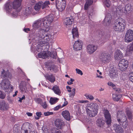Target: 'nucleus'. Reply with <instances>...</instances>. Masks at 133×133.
<instances>
[{
    "label": "nucleus",
    "instance_id": "obj_50",
    "mask_svg": "<svg viewBox=\"0 0 133 133\" xmlns=\"http://www.w3.org/2000/svg\"><path fill=\"white\" fill-rule=\"evenodd\" d=\"M127 114L128 118L130 119H131L132 116V114L131 112L129 111H128L127 112Z\"/></svg>",
    "mask_w": 133,
    "mask_h": 133
},
{
    "label": "nucleus",
    "instance_id": "obj_37",
    "mask_svg": "<svg viewBox=\"0 0 133 133\" xmlns=\"http://www.w3.org/2000/svg\"><path fill=\"white\" fill-rule=\"evenodd\" d=\"M122 96L120 95L116 94H113L112 98L115 101H117Z\"/></svg>",
    "mask_w": 133,
    "mask_h": 133
},
{
    "label": "nucleus",
    "instance_id": "obj_48",
    "mask_svg": "<svg viewBox=\"0 0 133 133\" xmlns=\"http://www.w3.org/2000/svg\"><path fill=\"white\" fill-rule=\"evenodd\" d=\"M118 25H119L121 27V28H122V31H123V30L124 29L125 27V22H122L120 24H118Z\"/></svg>",
    "mask_w": 133,
    "mask_h": 133
},
{
    "label": "nucleus",
    "instance_id": "obj_43",
    "mask_svg": "<svg viewBox=\"0 0 133 133\" xmlns=\"http://www.w3.org/2000/svg\"><path fill=\"white\" fill-rule=\"evenodd\" d=\"M76 90L75 88H73L72 90V92L69 94V96L70 97H73L75 94Z\"/></svg>",
    "mask_w": 133,
    "mask_h": 133
},
{
    "label": "nucleus",
    "instance_id": "obj_32",
    "mask_svg": "<svg viewBox=\"0 0 133 133\" xmlns=\"http://www.w3.org/2000/svg\"><path fill=\"white\" fill-rule=\"evenodd\" d=\"M53 19L54 17L52 15L50 14L45 17L44 19L45 20V21H47L46 20H47L48 21H49L51 23L52 22Z\"/></svg>",
    "mask_w": 133,
    "mask_h": 133
},
{
    "label": "nucleus",
    "instance_id": "obj_25",
    "mask_svg": "<svg viewBox=\"0 0 133 133\" xmlns=\"http://www.w3.org/2000/svg\"><path fill=\"white\" fill-rule=\"evenodd\" d=\"M124 39L126 42H131L133 40V34H126Z\"/></svg>",
    "mask_w": 133,
    "mask_h": 133
},
{
    "label": "nucleus",
    "instance_id": "obj_35",
    "mask_svg": "<svg viewBox=\"0 0 133 133\" xmlns=\"http://www.w3.org/2000/svg\"><path fill=\"white\" fill-rule=\"evenodd\" d=\"M32 8L30 7H28L26 8L25 11H23V14L27 15L31 13Z\"/></svg>",
    "mask_w": 133,
    "mask_h": 133
},
{
    "label": "nucleus",
    "instance_id": "obj_27",
    "mask_svg": "<svg viewBox=\"0 0 133 133\" xmlns=\"http://www.w3.org/2000/svg\"><path fill=\"white\" fill-rule=\"evenodd\" d=\"M7 105L4 101H0V110H5L7 109Z\"/></svg>",
    "mask_w": 133,
    "mask_h": 133
},
{
    "label": "nucleus",
    "instance_id": "obj_14",
    "mask_svg": "<svg viewBox=\"0 0 133 133\" xmlns=\"http://www.w3.org/2000/svg\"><path fill=\"white\" fill-rule=\"evenodd\" d=\"M104 114L106 122L108 125H110L111 123V115L107 110H105L104 112Z\"/></svg>",
    "mask_w": 133,
    "mask_h": 133
},
{
    "label": "nucleus",
    "instance_id": "obj_33",
    "mask_svg": "<svg viewBox=\"0 0 133 133\" xmlns=\"http://www.w3.org/2000/svg\"><path fill=\"white\" fill-rule=\"evenodd\" d=\"M59 99L56 97H51L50 100V103L51 104H54L57 102Z\"/></svg>",
    "mask_w": 133,
    "mask_h": 133
},
{
    "label": "nucleus",
    "instance_id": "obj_20",
    "mask_svg": "<svg viewBox=\"0 0 133 133\" xmlns=\"http://www.w3.org/2000/svg\"><path fill=\"white\" fill-rule=\"evenodd\" d=\"M86 111L87 115L90 117H94L97 114V111L95 110H92L90 108H87Z\"/></svg>",
    "mask_w": 133,
    "mask_h": 133
},
{
    "label": "nucleus",
    "instance_id": "obj_13",
    "mask_svg": "<svg viewBox=\"0 0 133 133\" xmlns=\"http://www.w3.org/2000/svg\"><path fill=\"white\" fill-rule=\"evenodd\" d=\"M82 42L81 41L78 40L75 42L73 45L74 50L77 51L82 49Z\"/></svg>",
    "mask_w": 133,
    "mask_h": 133
},
{
    "label": "nucleus",
    "instance_id": "obj_3",
    "mask_svg": "<svg viewBox=\"0 0 133 133\" xmlns=\"http://www.w3.org/2000/svg\"><path fill=\"white\" fill-rule=\"evenodd\" d=\"M11 2H8L5 4L4 9L7 13L11 14L12 16L16 17L18 15L19 11L13 8Z\"/></svg>",
    "mask_w": 133,
    "mask_h": 133
},
{
    "label": "nucleus",
    "instance_id": "obj_19",
    "mask_svg": "<svg viewBox=\"0 0 133 133\" xmlns=\"http://www.w3.org/2000/svg\"><path fill=\"white\" fill-rule=\"evenodd\" d=\"M26 82L24 81H22L19 85V88L22 93L27 92L28 91L25 87Z\"/></svg>",
    "mask_w": 133,
    "mask_h": 133
},
{
    "label": "nucleus",
    "instance_id": "obj_39",
    "mask_svg": "<svg viewBox=\"0 0 133 133\" xmlns=\"http://www.w3.org/2000/svg\"><path fill=\"white\" fill-rule=\"evenodd\" d=\"M84 96L87 99H89L91 101L93 100L94 99L93 96L90 94H86L84 95Z\"/></svg>",
    "mask_w": 133,
    "mask_h": 133
},
{
    "label": "nucleus",
    "instance_id": "obj_57",
    "mask_svg": "<svg viewBox=\"0 0 133 133\" xmlns=\"http://www.w3.org/2000/svg\"><path fill=\"white\" fill-rule=\"evenodd\" d=\"M53 113L52 112H44V114L45 116H48L50 115L53 114Z\"/></svg>",
    "mask_w": 133,
    "mask_h": 133
},
{
    "label": "nucleus",
    "instance_id": "obj_46",
    "mask_svg": "<svg viewBox=\"0 0 133 133\" xmlns=\"http://www.w3.org/2000/svg\"><path fill=\"white\" fill-rule=\"evenodd\" d=\"M51 133H62L58 130L56 128H53L51 131Z\"/></svg>",
    "mask_w": 133,
    "mask_h": 133
},
{
    "label": "nucleus",
    "instance_id": "obj_63",
    "mask_svg": "<svg viewBox=\"0 0 133 133\" xmlns=\"http://www.w3.org/2000/svg\"><path fill=\"white\" fill-rule=\"evenodd\" d=\"M66 88L67 89V91L69 92H71V88L70 86H66Z\"/></svg>",
    "mask_w": 133,
    "mask_h": 133
},
{
    "label": "nucleus",
    "instance_id": "obj_59",
    "mask_svg": "<svg viewBox=\"0 0 133 133\" xmlns=\"http://www.w3.org/2000/svg\"><path fill=\"white\" fill-rule=\"evenodd\" d=\"M72 35L74 39L77 38L79 37L78 34H72Z\"/></svg>",
    "mask_w": 133,
    "mask_h": 133
},
{
    "label": "nucleus",
    "instance_id": "obj_53",
    "mask_svg": "<svg viewBox=\"0 0 133 133\" xmlns=\"http://www.w3.org/2000/svg\"><path fill=\"white\" fill-rule=\"evenodd\" d=\"M54 59H56L57 58V53L55 51H53L52 52V55H51V56Z\"/></svg>",
    "mask_w": 133,
    "mask_h": 133
},
{
    "label": "nucleus",
    "instance_id": "obj_36",
    "mask_svg": "<svg viewBox=\"0 0 133 133\" xmlns=\"http://www.w3.org/2000/svg\"><path fill=\"white\" fill-rule=\"evenodd\" d=\"M114 29L115 31H122V28L121 26L118 24H116V23H115V25L114 26Z\"/></svg>",
    "mask_w": 133,
    "mask_h": 133
},
{
    "label": "nucleus",
    "instance_id": "obj_47",
    "mask_svg": "<svg viewBox=\"0 0 133 133\" xmlns=\"http://www.w3.org/2000/svg\"><path fill=\"white\" fill-rule=\"evenodd\" d=\"M41 105L44 109L47 108L48 107V105L47 104L46 102H42Z\"/></svg>",
    "mask_w": 133,
    "mask_h": 133
},
{
    "label": "nucleus",
    "instance_id": "obj_28",
    "mask_svg": "<svg viewBox=\"0 0 133 133\" xmlns=\"http://www.w3.org/2000/svg\"><path fill=\"white\" fill-rule=\"evenodd\" d=\"M44 76L46 79L52 83L54 82L55 81V77L53 75L46 74L44 75Z\"/></svg>",
    "mask_w": 133,
    "mask_h": 133
},
{
    "label": "nucleus",
    "instance_id": "obj_51",
    "mask_svg": "<svg viewBox=\"0 0 133 133\" xmlns=\"http://www.w3.org/2000/svg\"><path fill=\"white\" fill-rule=\"evenodd\" d=\"M128 51L129 52L131 53L133 51V42L131 43V45L130 46Z\"/></svg>",
    "mask_w": 133,
    "mask_h": 133
},
{
    "label": "nucleus",
    "instance_id": "obj_6",
    "mask_svg": "<svg viewBox=\"0 0 133 133\" xmlns=\"http://www.w3.org/2000/svg\"><path fill=\"white\" fill-rule=\"evenodd\" d=\"M110 55L105 51L102 52L99 56L100 61L103 63H105L109 62L110 61Z\"/></svg>",
    "mask_w": 133,
    "mask_h": 133
},
{
    "label": "nucleus",
    "instance_id": "obj_55",
    "mask_svg": "<svg viewBox=\"0 0 133 133\" xmlns=\"http://www.w3.org/2000/svg\"><path fill=\"white\" fill-rule=\"evenodd\" d=\"M76 73L78 74H80L81 75H83V73L80 70L77 68L76 69Z\"/></svg>",
    "mask_w": 133,
    "mask_h": 133
},
{
    "label": "nucleus",
    "instance_id": "obj_4",
    "mask_svg": "<svg viewBox=\"0 0 133 133\" xmlns=\"http://www.w3.org/2000/svg\"><path fill=\"white\" fill-rule=\"evenodd\" d=\"M32 125L29 123L25 122L23 124L21 129V133H28V131L32 133L33 129Z\"/></svg>",
    "mask_w": 133,
    "mask_h": 133
},
{
    "label": "nucleus",
    "instance_id": "obj_49",
    "mask_svg": "<svg viewBox=\"0 0 133 133\" xmlns=\"http://www.w3.org/2000/svg\"><path fill=\"white\" fill-rule=\"evenodd\" d=\"M5 94L0 91V98L2 99L5 98Z\"/></svg>",
    "mask_w": 133,
    "mask_h": 133
},
{
    "label": "nucleus",
    "instance_id": "obj_41",
    "mask_svg": "<svg viewBox=\"0 0 133 133\" xmlns=\"http://www.w3.org/2000/svg\"><path fill=\"white\" fill-rule=\"evenodd\" d=\"M58 67L57 66L54 65H51V66L49 68L50 70L51 71H56L57 70Z\"/></svg>",
    "mask_w": 133,
    "mask_h": 133
},
{
    "label": "nucleus",
    "instance_id": "obj_31",
    "mask_svg": "<svg viewBox=\"0 0 133 133\" xmlns=\"http://www.w3.org/2000/svg\"><path fill=\"white\" fill-rule=\"evenodd\" d=\"M9 74V72L8 71H5L3 69L1 74V77L3 78L5 77L7 78Z\"/></svg>",
    "mask_w": 133,
    "mask_h": 133
},
{
    "label": "nucleus",
    "instance_id": "obj_56",
    "mask_svg": "<svg viewBox=\"0 0 133 133\" xmlns=\"http://www.w3.org/2000/svg\"><path fill=\"white\" fill-rule=\"evenodd\" d=\"M72 33H78L77 28L76 27L74 28L72 30Z\"/></svg>",
    "mask_w": 133,
    "mask_h": 133
},
{
    "label": "nucleus",
    "instance_id": "obj_61",
    "mask_svg": "<svg viewBox=\"0 0 133 133\" xmlns=\"http://www.w3.org/2000/svg\"><path fill=\"white\" fill-rule=\"evenodd\" d=\"M107 84L111 86L113 88H114L115 86V85L111 82H108Z\"/></svg>",
    "mask_w": 133,
    "mask_h": 133
},
{
    "label": "nucleus",
    "instance_id": "obj_7",
    "mask_svg": "<svg viewBox=\"0 0 133 133\" xmlns=\"http://www.w3.org/2000/svg\"><path fill=\"white\" fill-rule=\"evenodd\" d=\"M56 8L60 12L63 11L65 8L66 5L65 0H56Z\"/></svg>",
    "mask_w": 133,
    "mask_h": 133
},
{
    "label": "nucleus",
    "instance_id": "obj_16",
    "mask_svg": "<svg viewBox=\"0 0 133 133\" xmlns=\"http://www.w3.org/2000/svg\"><path fill=\"white\" fill-rule=\"evenodd\" d=\"M55 125L58 128L62 129L65 125L64 122L59 119H56L55 121Z\"/></svg>",
    "mask_w": 133,
    "mask_h": 133
},
{
    "label": "nucleus",
    "instance_id": "obj_29",
    "mask_svg": "<svg viewBox=\"0 0 133 133\" xmlns=\"http://www.w3.org/2000/svg\"><path fill=\"white\" fill-rule=\"evenodd\" d=\"M104 121L101 118H99L96 121L97 125L100 127L103 128L104 127Z\"/></svg>",
    "mask_w": 133,
    "mask_h": 133
},
{
    "label": "nucleus",
    "instance_id": "obj_23",
    "mask_svg": "<svg viewBox=\"0 0 133 133\" xmlns=\"http://www.w3.org/2000/svg\"><path fill=\"white\" fill-rule=\"evenodd\" d=\"M123 54L121 51L118 50H117L114 54V57L116 60H119L123 57Z\"/></svg>",
    "mask_w": 133,
    "mask_h": 133
},
{
    "label": "nucleus",
    "instance_id": "obj_11",
    "mask_svg": "<svg viewBox=\"0 0 133 133\" xmlns=\"http://www.w3.org/2000/svg\"><path fill=\"white\" fill-rule=\"evenodd\" d=\"M110 76L113 79L117 80L118 79V76L117 71L114 68H112L109 71Z\"/></svg>",
    "mask_w": 133,
    "mask_h": 133
},
{
    "label": "nucleus",
    "instance_id": "obj_22",
    "mask_svg": "<svg viewBox=\"0 0 133 133\" xmlns=\"http://www.w3.org/2000/svg\"><path fill=\"white\" fill-rule=\"evenodd\" d=\"M63 117L67 120L69 121L71 118L70 115L69 111L67 110L63 111L62 113Z\"/></svg>",
    "mask_w": 133,
    "mask_h": 133
},
{
    "label": "nucleus",
    "instance_id": "obj_21",
    "mask_svg": "<svg viewBox=\"0 0 133 133\" xmlns=\"http://www.w3.org/2000/svg\"><path fill=\"white\" fill-rule=\"evenodd\" d=\"M22 1V0H14L12 2L14 8L17 10L21 6Z\"/></svg>",
    "mask_w": 133,
    "mask_h": 133
},
{
    "label": "nucleus",
    "instance_id": "obj_1",
    "mask_svg": "<svg viewBox=\"0 0 133 133\" xmlns=\"http://www.w3.org/2000/svg\"><path fill=\"white\" fill-rule=\"evenodd\" d=\"M42 21V19H40L35 22L32 25L33 28L31 30L32 33H46L49 31V27H45L43 28L44 25Z\"/></svg>",
    "mask_w": 133,
    "mask_h": 133
},
{
    "label": "nucleus",
    "instance_id": "obj_18",
    "mask_svg": "<svg viewBox=\"0 0 133 133\" xmlns=\"http://www.w3.org/2000/svg\"><path fill=\"white\" fill-rule=\"evenodd\" d=\"M113 128L116 133H123L124 132L121 126L118 124H114Z\"/></svg>",
    "mask_w": 133,
    "mask_h": 133
},
{
    "label": "nucleus",
    "instance_id": "obj_9",
    "mask_svg": "<svg viewBox=\"0 0 133 133\" xmlns=\"http://www.w3.org/2000/svg\"><path fill=\"white\" fill-rule=\"evenodd\" d=\"M117 119L120 123L125 122L127 120V117L125 116L124 113L122 111H121L118 112L117 115Z\"/></svg>",
    "mask_w": 133,
    "mask_h": 133
},
{
    "label": "nucleus",
    "instance_id": "obj_44",
    "mask_svg": "<svg viewBox=\"0 0 133 133\" xmlns=\"http://www.w3.org/2000/svg\"><path fill=\"white\" fill-rule=\"evenodd\" d=\"M125 9L126 12H128L131 10V6L129 4H127L125 6Z\"/></svg>",
    "mask_w": 133,
    "mask_h": 133
},
{
    "label": "nucleus",
    "instance_id": "obj_38",
    "mask_svg": "<svg viewBox=\"0 0 133 133\" xmlns=\"http://www.w3.org/2000/svg\"><path fill=\"white\" fill-rule=\"evenodd\" d=\"M123 22H125V20L121 17H119L116 20L115 23H116V24L118 25L120 24Z\"/></svg>",
    "mask_w": 133,
    "mask_h": 133
},
{
    "label": "nucleus",
    "instance_id": "obj_58",
    "mask_svg": "<svg viewBox=\"0 0 133 133\" xmlns=\"http://www.w3.org/2000/svg\"><path fill=\"white\" fill-rule=\"evenodd\" d=\"M42 130L43 131V133H49L48 129L45 127H43Z\"/></svg>",
    "mask_w": 133,
    "mask_h": 133
},
{
    "label": "nucleus",
    "instance_id": "obj_45",
    "mask_svg": "<svg viewBox=\"0 0 133 133\" xmlns=\"http://www.w3.org/2000/svg\"><path fill=\"white\" fill-rule=\"evenodd\" d=\"M104 5L107 7H109L110 5L111 2L109 0H105L104 2Z\"/></svg>",
    "mask_w": 133,
    "mask_h": 133
},
{
    "label": "nucleus",
    "instance_id": "obj_64",
    "mask_svg": "<svg viewBox=\"0 0 133 133\" xmlns=\"http://www.w3.org/2000/svg\"><path fill=\"white\" fill-rule=\"evenodd\" d=\"M123 123L122 124V125L124 128H126L127 127L128 125V123L126 122H123Z\"/></svg>",
    "mask_w": 133,
    "mask_h": 133
},
{
    "label": "nucleus",
    "instance_id": "obj_15",
    "mask_svg": "<svg viewBox=\"0 0 133 133\" xmlns=\"http://www.w3.org/2000/svg\"><path fill=\"white\" fill-rule=\"evenodd\" d=\"M87 49L88 52L91 54L97 49V46L93 44H89L88 46Z\"/></svg>",
    "mask_w": 133,
    "mask_h": 133
},
{
    "label": "nucleus",
    "instance_id": "obj_62",
    "mask_svg": "<svg viewBox=\"0 0 133 133\" xmlns=\"http://www.w3.org/2000/svg\"><path fill=\"white\" fill-rule=\"evenodd\" d=\"M61 106L60 105H58L56 106L54 108V110L55 111L57 110L61 107Z\"/></svg>",
    "mask_w": 133,
    "mask_h": 133
},
{
    "label": "nucleus",
    "instance_id": "obj_17",
    "mask_svg": "<svg viewBox=\"0 0 133 133\" xmlns=\"http://www.w3.org/2000/svg\"><path fill=\"white\" fill-rule=\"evenodd\" d=\"M74 19L72 17L66 18L64 20V25L66 26H69L71 25Z\"/></svg>",
    "mask_w": 133,
    "mask_h": 133
},
{
    "label": "nucleus",
    "instance_id": "obj_5",
    "mask_svg": "<svg viewBox=\"0 0 133 133\" xmlns=\"http://www.w3.org/2000/svg\"><path fill=\"white\" fill-rule=\"evenodd\" d=\"M49 4V1H46L44 2L42 1L40 2L35 5L34 6V9L38 11L41 8L42 9H46L47 10L49 7L48 5Z\"/></svg>",
    "mask_w": 133,
    "mask_h": 133
},
{
    "label": "nucleus",
    "instance_id": "obj_10",
    "mask_svg": "<svg viewBox=\"0 0 133 133\" xmlns=\"http://www.w3.org/2000/svg\"><path fill=\"white\" fill-rule=\"evenodd\" d=\"M38 56L40 58L46 59L51 56V52L49 51H41L38 54Z\"/></svg>",
    "mask_w": 133,
    "mask_h": 133
},
{
    "label": "nucleus",
    "instance_id": "obj_60",
    "mask_svg": "<svg viewBox=\"0 0 133 133\" xmlns=\"http://www.w3.org/2000/svg\"><path fill=\"white\" fill-rule=\"evenodd\" d=\"M89 101L88 100H79L78 101V102L79 103H88Z\"/></svg>",
    "mask_w": 133,
    "mask_h": 133
},
{
    "label": "nucleus",
    "instance_id": "obj_54",
    "mask_svg": "<svg viewBox=\"0 0 133 133\" xmlns=\"http://www.w3.org/2000/svg\"><path fill=\"white\" fill-rule=\"evenodd\" d=\"M35 101L37 103L39 104H40L42 102V100L40 98H36L35 99Z\"/></svg>",
    "mask_w": 133,
    "mask_h": 133
},
{
    "label": "nucleus",
    "instance_id": "obj_8",
    "mask_svg": "<svg viewBox=\"0 0 133 133\" xmlns=\"http://www.w3.org/2000/svg\"><path fill=\"white\" fill-rule=\"evenodd\" d=\"M118 65L119 69L122 71H124L128 67V61L125 59H122L120 61Z\"/></svg>",
    "mask_w": 133,
    "mask_h": 133
},
{
    "label": "nucleus",
    "instance_id": "obj_26",
    "mask_svg": "<svg viewBox=\"0 0 133 133\" xmlns=\"http://www.w3.org/2000/svg\"><path fill=\"white\" fill-rule=\"evenodd\" d=\"M52 90L55 94L59 96L61 95V90L56 85L54 86L52 88Z\"/></svg>",
    "mask_w": 133,
    "mask_h": 133
},
{
    "label": "nucleus",
    "instance_id": "obj_24",
    "mask_svg": "<svg viewBox=\"0 0 133 133\" xmlns=\"http://www.w3.org/2000/svg\"><path fill=\"white\" fill-rule=\"evenodd\" d=\"M112 19V16L110 13L107 14L106 16L104 19V22L106 23V25L108 26L110 23Z\"/></svg>",
    "mask_w": 133,
    "mask_h": 133
},
{
    "label": "nucleus",
    "instance_id": "obj_42",
    "mask_svg": "<svg viewBox=\"0 0 133 133\" xmlns=\"http://www.w3.org/2000/svg\"><path fill=\"white\" fill-rule=\"evenodd\" d=\"M19 127L18 125H15L13 128V131L14 133H18Z\"/></svg>",
    "mask_w": 133,
    "mask_h": 133
},
{
    "label": "nucleus",
    "instance_id": "obj_52",
    "mask_svg": "<svg viewBox=\"0 0 133 133\" xmlns=\"http://www.w3.org/2000/svg\"><path fill=\"white\" fill-rule=\"evenodd\" d=\"M129 78L130 80L133 83V72H131L129 74Z\"/></svg>",
    "mask_w": 133,
    "mask_h": 133
},
{
    "label": "nucleus",
    "instance_id": "obj_40",
    "mask_svg": "<svg viewBox=\"0 0 133 133\" xmlns=\"http://www.w3.org/2000/svg\"><path fill=\"white\" fill-rule=\"evenodd\" d=\"M42 19V21H43V23L44 25V26H48V27H49V26L50 24V22H49V21H48L47 20H46L47 21H45V20L44 19V17Z\"/></svg>",
    "mask_w": 133,
    "mask_h": 133
},
{
    "label": "nucleus",
    "instance_id": "obj_30",
    "mask_svg": "<svg viewBox=\"0 0 133 133\" xmlns=\"http://www.w3.org/2000/svg\"><path fill=\"white\" fill-rule=\"evenodd\" d=\"M89 108L92 110H95L97 111L98 109V105L96 103H92L90 104Z\"/></svg>",
    "mask_w": 133,
    "mask_h": 133
},
{
    "label": "nucleus",
    "instance_id": "obj_2",
    "mask_svg": "<svg viewBox=\"0 0 133 133\" xmlns=\"http://www.w3.org/2000/svg\"><path fill=\"white\" fill-rule=\"evenodd\" d=\"M39 37L40 39L37 45V51L38 52L41 51L45 48H48L50 47L49 41L50 39L47 35H44L43 34H40Z\"/></svg>",
    "mask_w": 133,
    "mask_h": 133
},
{
    "label": "nucleus",
    "instance_id": "obj_34",
    "mask_svg": "<svg viewBox=\"0 0 133 133\" xmlns=\"http://www.w3.org/2000/svg\"><path fill=\"white\" fill-rule=\"evenodd\" d=\"M93 0H86V3L84 5L85 9L87 10L88 7L93 3Z\"/></svg>",
    "mask_w": 133,
    "mask_h": 133
},
{
    "label": "nucleus",
    "instance_id": "obj_12",
    "mask_svg": "<svg viewBox=\"0 0 133 133\" xmlns=\"http://www.w3.org/2000/svg\"><path fill=\"white\" fill-rule=\"evenodd\" d=\"M10 85V82L7 79H3L1 83V88L4 90L8 89Z\"/></svg>",
    "mask_w": 133,
    "mask_h": 133
}]
</instances>
